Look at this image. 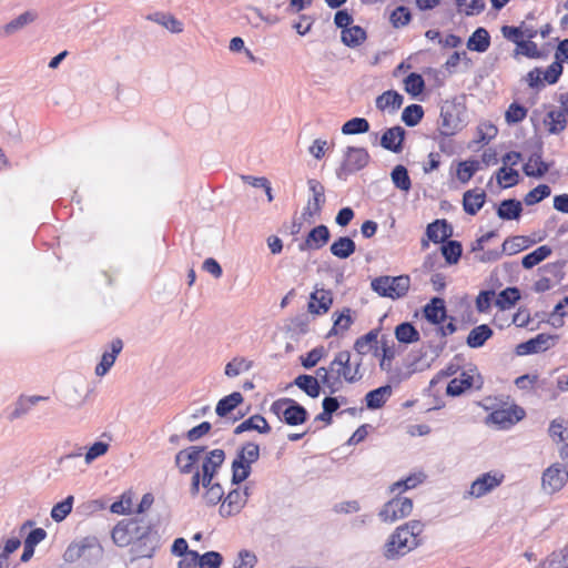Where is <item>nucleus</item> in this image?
<instances>
[{
    "mask_svg": "<svg viewBox=\"0 0 568 568\" xmlns=\"http://www.w3.org/2000/svg\"><path fill=\"white\" fill-rule=\"evenodd\" d=\"M225 454L223 449H213L202 463L201 471L196 470L192 476L191 494L193 496L200 493V485L205 488L204 499L209 505H216L224 496L222 486L212 483L217 468L223 464Z\"/></svg>",
    "mask_w": 568,
    "mask_h": 568,
    "instance_id": "obj_1",
    "label": "nucleus"
},
{
    "mask_svg": "<svg viewBox=\"0 0 568 568\" xmlns=\"http://www.w3.org/2000/svg\"><path fill=\"white\" fill-rule=\"evenodd\" d=\"M361 364L351 363V353L348 351L338 352L329 364V368L320 367L316 375L320 377L323 385L327 386L332 392L345 381L347 383H355L362 378L359 371Z\"/></svg>",
    "mask_w": 568,
    "mask_h": 568,
    "instance_id": "obj_2",
    "label": "nucleus"
},
{
    "mask_svg": "<svg viewBox=\"0 0 568 568\" xmlns=\"http://www.w3.org/2000/svg\"><path fill=\"white\" fill-rule=\"evenodd\" d=\"M423 524L418 520L399 526L389 537L386 545V554L388 557L405 555L416 548L420 542L423 532Z\"/></svg>",
    "mask_w": 568,
    "mask_h": 568,
    "instance_id": "obj_3",
    "label": "nucleus"
},
{
    "mask_svg": "<svg viewBox=\"0 0 568 568\" xmlns=\"http://www.w3.org/2000/svg\"><path fill=\"white\" fill-rule=\"evenodd\" d=\"M371 287L382 297L398 300L408 293L410 287V277L408 275L379 276L372 281Z\"/></svg>",
    "mask_w": 568,
    "mask_h": 568,
    "instance_id": "obj_4",
    "label": "nucleus"
},
{
    "mask_svg": "<svg viewBox=\"0 0 568 568\" xmlns=\"http://www.w3.org/2000/svg\"><path fill=\"white\" fill-rule=\"evenodd\" d=\"M270 412L281 422L290 426L302 425L308 417V413L305 407L288 397L274 400L270 407Z\"/></svg>",
    "mask_w": 568,
    "mask_h": 568,
    "instance_id": "obj_5",
    "label": "nucleus"
},
{
    "mask_svg": "<svg viewBox=\"0 0 568 568\" xmlns=\"http://www.w3.org/2000/svg\"><path fill=\"white\" fill-rule=\"evenodd\" d=\"M260 457V447L255 443H246L239 450L232 463V480L235 484L244 481L251 474V466Z\"/></svg>",
    "mask_w": 568,
    "mask_h": 568,
    "instance_id": "obj_6",
    "label": "nucleus"
},
{
    "mask_svg": "<svg viewBox=\"0 0 568 568\" xmlns=\"http://www.w3.org/2000/svg\"><path fill=\"white\" fill-rule=\"evenodd\" d=\"M568 483V465L564 462L554 463L541 474V489L545 494L554 495L565 488Z\"/></svg>",
    "mask_w": 568,
    "mask_h": 568,
    "instance_id": "obj_7",
    "label": "nucleus"
},
{
    "mask_svg": "<svg viewBox=\"0 0 568 568\" xmlns=\"http://www.w3.org/2000/svg\"><path fill=\"white\" fill-rule=\"evenodd\" d=\"M564 68L560 61H554L546 70L540 68H534L530 70L525 81L529 88L539 90L545 87V84H555L558 82L560 75L562 74Z\"/></svg>",
    "mask_w": 568,
    "mask_h": 568,
    "instance_id": "obj_8",
    "label": "nucleus"
},
{
    "mask_svg": "<svg viewBox=\"0 0 568 568\" xmlns=\"http://www.w3.org/2000/svg\"><path fill=\"white\" fill-rule=\"evenodd\" d=\"M526 416L523 407L513 404L494 409L486 418L487 424H494L498 429H509Z\"/></svg>",
    "mask_w": 568,
    "mask_h": 568,
    "instance_id": "obj_9",
    "label": "nucleus"
},
{
    "mask_svg": "<svg viewBox=\"0 0 568 568\" xmlns=\"http://www.w3.org/2000/svg\"><path fill=\"white\" fill-rule=\"evenodd\" d=\"M371 160L367 149L363 146H347L343 161L338 168V176L348 175L363 170Z\"/></svg>",
    "mask_w": 568,
    "mask_h": 568,
    "instance_id": "obj_10",
    "label": "nucleus"
},
{
    "mask_svg": "<svg viewBox=\"0 0 568 568\" xmlns=\"http://www.w3.org/2000/svg\"><path fill=\"white\" fill-rule=\"evenodd\" d=\"M412 511V499L398 496L387 501L381 509L378 516L382 521L392 524L409 516Z\"/></svg>",
    "mask_w": 568,
    "mask_h": 568,
    "instance_id": "obj_11",
    "label": "nucleus"
},
{
    "mask_svg": "<svg viewBox=\"0 0 568 568\" xmlns=\"http://www.w3.org/2000/svg\"><path fill=\"white\" fill-rule=\"evenodd\" d=\"M504 479L505 475L501 471L485 473L471 483L467 494L473 498H480L500 486Z\"/></svg>",
    "mask_w": 568,
    "mask_h": 568,
    "instance_id": "obj_12",
    "label": "nucleus"
},
{
    "mask_svg": "<svg viewBox=\"0 0 568 568\" xmlns=\"http://www.w3.org/2000/svg\"><path fill=\"white\" fill-rule=\"evenodd\" d=\"M248 498L247 488H235L231 490L223 499L219 511L222 517H231L237 515L246 505Z\"/></svg>",
    "mask_w": 568,
    "mask_h": 568,
    "instance_id": "obj_13",
    "label": "nucleus"
},
{
    "mask_svg": "<svg viewBox=\"0 0 568 568\" xmlns=\"http://www.w3.org/2000/svg\"><path fill=\"white\" fill-rule=\"evenodd\" d=\"M204 447L191 446L180 450L175 456V464L182 474H191L195 465L203 462Z\"/></svg>",
    "mask_w": 568,
    "mask_h": 568,
    "instance_id": "obj_14",
    "label": "nucleus"
},
{
    "mask_svg": "<svg viewBox=\"0 0 568 568\" xmlns=\"http://www.w3.org/2000/svg\"><path fill=\"white\" fill-rule=\"evenodd\" d=\"M548 433L552 442L562 444L559 456L568 465V419L557 418L550 422Z\"/></svg>",
    "mask_w": 568,
    "mask_h": 568,
    "instance_id": "obj_15",
    "label": "nucleus"
},
{
    "mask_svg": "<svg viewBox=\"0 0 568 568\" xmlns=\"http://www.w3.org/2000/svg\"><path fill=\"white\" fill-rule=\"evenodd\" d=\"M308 189L312 192V197L308 199L306 206L303 211V216L306 219L320 215L323 205L325 204V190L322 183L317 180H308Z\"/></svg>",
    "mask_w": 568,
    "mask_h": 568,
    "instance_id": "obj_16",
    "label": "nucleus"
},
{
    "mask_svg": "<svg viewBox=\"0 0 568 568\" xmlns=\"http://www.w3.org/2000/svg\"><path fill=\"white\" fill-rule=\"evenodd\" d=\"M138 523L134 520H121L112 529V540L119 547H126L136 537Z\"/></svg>",
    "mask_w": 568,
    "mask_h": 568,
    "instance_id": "obj_17",
    "label": "nucleus"
},
{
    "mask_svg": "<svg viewBox=\"0 0 568 568\" xmlns=\"http://www.w3.org/2000/svg\"><path fill=\"white\" fill-rule=\"evenodd\" d=\"M333 304V294L329 290L316 288L310 296L307 311L313 315L326 314Z\"/></svg>",
    "mask_w": 568,
    "mask_h": 568,
    "instance_id": "obj_18",
    "label": "nucleus"
},
{
    "mask_svg": "<svg viewBox=\"0 0 568 568\" xmlns=\"http://www.w3.org/2000/svg\"><path fill=\"white\" fill-rule=\"evenodd\" d=\"M329 237L328 227L324 224L317 225L307 233L304 242L300 244V250H321L328 243Z\"/></svg>",
    "mask_w": 568,
    "mask_h": 568,
    "instance_id": "obj_19",
    "label": "nucleus"
},
{
    "mask_svg": "<svg viewBox=\"0 0 568 568\" xmlns=\"http://www.w3.org/2000/svg\"><path fill=\"white\" fill-rule=\"evenodd\" d=\"M427 240H422V247H428V242L443 243L452 236V226L446 220H436L427 225L426 229Z\"/></svg>",
    "mask_w": 568,
    "mask_h": 568,
    "instance_id": "obj_20",
    "label": "nucleus"
},
{
    "mask_svg": "<svg viewBox=\"0 0 568 568\" xmlns=\"http://www.w3.org/2000/svg\"><path fill=\"white\" fill-rule=\"evenodd\" d=\"M405 138V130L397 125L387 129L382 138H381V145L394 153H399L403 150V142Z\"/></svg>",
    "mask_w": 568,
    "mask_h": 568,
    "instance_id": "obj_21",
    "label": "nucleus"
},
{
    "mask_svg": "<svg viewBox=\"0 0 568 568\" xmlns=\"http://www.w3.org/2000/svg\"><path fill=\"white\" fill-rule=\"evenodd\" d=\"M376 356L379 357V368L384 372H390L393 361L396 357V347L393 341L383 336L381 339V346L376 349Z\"/></svg>",
    "mask_w": 568,
    "mask_h": 568,
    "instance_id": "obj_22",
    "label": "nucleus"
},
{
    "mask_svg": "<svg viewBox=\"0 0 568 568\" xmlns=\"http://www.w3.org/2000/svg\"><path fill=\"white\" fill-rule=\"evenodd\" d=\"M110 348V352L102 354L101 361L95 367V374L98 376H104L113 366L118 355L123 348V342L120 338H115L112 341Z\"/></svg>",
    "mask_w": 568,
    "mask_h": 568,
    "instance_id": "obj_23",
    "label": "nucleus"
},
{
    "mask_svg": "<svg viewBox=\"0 0 568 568\" xmlns=\"http://www.w3.org/2000/svg\"><path fill=\"white\" fill-rule=\"evenodd\" d=\"M486 193L484 190L474 189L464 193L463 206L466 213L475 215L485 204Z\"/></svg>",
    "mask_w": 568,
    "mask_h": 568,
    "instance_id": "obj_24",
    "label": "nucleus"
},
{
    "mask_svg": "<svg viewBox=\"0 0 568 568\" xmlns=\"http://www.w3.org/2000/svg\"><path fill=\"white\" fill-rule=\"evenodd\" d=\"M551 337L546 334H538L536 337L521 343L517 346V353L519 355H528L532 353L542 352L549 348Z\"/></svg>",
    "mask_w": 568,
    "mask_h": 568,
    "instance_id": "obj_25",
    "label": "nucleus"
},
{
    "mask_svg": "<svg viewBox=\"0 0 568 568\" xmlns=\"http://www.w3.org/2000/svg\"><path fill=\"white\" fill-rule=\"evenodd\" d=\"M549 168L550 165L542 160L541 154L535 152L529 155L523 170L527 176L541 178L549 171Z\"/></svg>",
    "mask_w": 568,
    "mask_h": 568,
    "instance_id": "obj_26",
    "label": "nucleus"
},
{
    "mask_svg": "<svg viewBox=\"0 0 568 568\" xmlns=\"http://www.w3.org/2000/svg\"><path fill=\"white\" fill-rule=\"evenodd\" d=\"M537 568H568V545L550 552Z\"/></svg>",
    "mask_w": 568,
    "mask_h": 568,
    "instance_id": "obj_27",
    "label": "nucleus"
},
{
    "mask_svg": "<svg viewBox=\"0 0 568 568\" xmlns=\"http://www.w3.org/2000/svg\"><path fill=\"white\" fill-rule=\"evenodd\" d=\"M246 430H256L261 434H267L271 432V427L267 420L262 415H253L250 418L242 422L234 429L235 434H241Z\"/></svg>",
    "mask_w": 568,
    "mask_h": 568,
    "instance_id": "obj_28",
    "label": "nucleus"
},
{
    "mask_svg": "<svg viewBox=\"0 0 568 568\" xmlns=\"http://www.w3.org/2000/svg\"><path fill=\"white\" fill-rule=\"evenodd\" d=\"M490 47V36L485 28H477L467 40L470 51L485 52Z\"/></svg>",
    "mask_w": 568,
    "mask_h": 568,
    "instance_id": "obj_29",
    "label": "nucleus"
},
{
    "mask_svg": "<svg viewBox=\"0 0 568 568\" xmlns=\"http://www.w3.org/2000/svg\"><path fill=\"white\" fill-rule=\"evenodd\" d=\"M424 315L433 324H440L446 317L444 300L434 297L430 303L424 307Z\"/></svg>",
    "mask_w": 568,
    "mask_h": 568,
    "instance_id": "obj_30",
    "label": "nucleus"
},
{
    "mask_svg": "<svg viewBox=\"0 0 568 568\" xmlns=\"http://www.w3.org/2000/svg\"><path fill=\"white\" fill-rule=\"evenodd\" d=\"M356 250L355 242L348 236H341L329 247L331 253L342 260L348 258Z\"/></svg>",
    "mask_w": 568,
    "mask_h": 568,
    "instance_id": "obj_31",
    "label": "nucleus"
},
{
    "mask_svg": "<svg viewBox=\"0 0 568 568\" xmlns=\"http://www.w3.org/2000/svg\"><path fill=\"white\" fill-rule=\"evenodd\" d=\"M494 332L487 324L475 326L468 334L466 343L471 348L481 347Z\"/></svg>",
    "mask_w": 568,
    "mask_h": 568,
    "instance_id": "obj_32",
    "label": "nucleus"
},
{
    "mask_svg": "<svg viewBox=\"0 0 568 568\" xmlns=\"http://www.w3.org/2000/svg\"><path fill=\"white\" fill-rule=\"evenodd\" d=\"M392 395V387L389 385L381 386L376 389L368 392L365 396L366 406L369 409L381 408Z\"/></svg>",
    "mask_w": 568,
    "mask_h": 568,
    "instance_id": "obj_33",
    "label": "nucleus"
},
{
    "mask_svg": "<svg viewBox=\"0 0 568 568\" xmlns=\"http://www.w3.org/2000/svg\"><path fill=\"white\" fill-rule=\"evenodd\" d=\"M534 244V241L524 235H516L506 239L503 243V253L507 255H515Z\"/></svg>",
    "mask_w": 568,
    "mask_h": 568,
    "instance_id": "obj_34",
    "label": "nucleus"
},
{
    "mask_svg": "<svg viewBox=\"0 0 568 568\" xmlns=\"http://www.w3.org/2000/svg\"><path fill=\"white\" fill-rule=\"evenodd\" d=\"M402 104L403 95L394 90L385 91L376 99V108L381 111H385L387 109L396 111L402 106Z\"/></svg>",
    "mask_w": 568,
    "mask_h": 568,
    "instance_id": "obj_35",
    "label": "nucleus"
},
{
    "mask_svg": "<svg viewBox=\"0 0 568 568\" xmlns=\"http://www.w3.org/2000/svg\"><path fill=\"white\" fill-rule=\"evenodd\" d=\"M473 383V376L466 372H463L459 377H455L448 383L446 394L449 396H459L466 389L470 388Z\"/></svg>",
    "mask_w": 568,
    "mask_h": 568,
    "instance_id": "obj_36",
    "label": "nucleus"
},
{
    "mask_svg": "<svg viewBox=\"0 0 568 568\" xmlns=\"http://www.w3.org/2000/svg\"><path fill=\"white\" fill-rule=\"evenodd\" d=\"M552 253V250L549 245L538 246L535 251L526 254L521 260V265L526 270H530L534 266L538 265L547 257H549Z\"/></svg>",
    "mask_w": 568,
    "mask_h": 568,
    "instance_id": "obj_37",
    "label": "nucleus"
},
{
    "mask_svg": "<svg viewBox=\"0 0 568 568\" xmlns=\"http://www.w3.org/2000/svg\"><path fill=\"white\" fill-rule=\"evenodd\" d=\"M395 337L399 343L413 344L419 341L420 334L413 324L404 322L395 327Z\"/></svg>",
    "mask_w": 568,
    "mask_h": 568,
    "instance_id": "obj_38",
    "label": "nucleus"
},
{
    "mask_svg": "<svg viewBox=\"0 0 568 568\" xmlns=\"http://www.w3.org/2000/svg\"><path fill=\"white\" fill-rule=\"evenodd\" d=\"M568 116L560 110H551L545 118V124L548 132L552 134L560 133L566 129Z\"/></svg>",
    "mask_w": 568,
    "mask_h": 568,
    "instance_id": "obj_39",
    "label": "nucleus"
},
{
    "mask_svg": "<svg viewBox=\"0 0 568 568\" xmlns=\"http://www.w3.org/2000/svg\"><path fill=\"white\" fill-rule=\"evenodd\" d=\"M520 298V292L517 287H507L503 290L495 298V305L499 310H509L516 305Z\"/></svg>",
    "mask_w": 568,
    "mask_h": 568,
    "instance_id": "obj_40",
    "label": "nucleus"
},
{
    "mask_svg": "<svg viewBox=\"0 0 568 568\" xmlns=\"http://www.w3.org/2000/svg\"><path fill=\"white\" fill-rule=\"evenodd\" d=\"M455 6L458 14L471 17L481 13L486 2L485 0H455Z\"/></svg>",
    "mask_w": 568,
    "mask_h": 568,
    "instance_id": "obj_41",
    "label": "nucleus"
},
{
    "mask_svg": "<svg viewBox=\"0 0 568 568\" xmlns=\"http://www.w3.org/2000/svg\"><path fill=\"white\" fill-rule=\"evenodd\" d=\"M366 40V31L359 26H351L342 30V42L351 48L361 45Z\"/></svg>",
    "mask_w": 568,
    "mask_h": 568,
    "instance_id": "obj_42",
    "label": "nucleus"
},
{
    "mask_svg": "<svg viewBox=\"0 0 568 568\" xmlns=\"http://www.w3.org/2000/svg\"><path fill=\"white\" fill-rule=\"evenodd\" d=\"M320 377H314L311 375H300L295 378V385L305 392L308 396L315 398L321 393L320 387Z\"/></svg>",
    "mask_w": 568,
    "mask_h": 568,
    "instance_id": "obj_43",
    "label": "nucleus"
},
{
    "mask_svg": "<svg viewBox=\"0 0 568 568\" xmlns=\"http://www.w3.org/2000/svg\"><path fill=\"white\" fill-rule=\"evenodd\" d=\"M523 211L521 203L517 200H504L498 207L497 214L503 220H516Z\"/></svg>",
    "mask_w": 568,
    "mask_h": 568,
    "instance_id": "obj_44",
    "label": "nucleus"
},
{
    "mask_svg": "<svg viewBox=\"0 0 568 568\" xmlns=\"http://www.w3.org/2000/svg\"><path fill=\"white\" fill-rule=\"evenodd\" d=\"M334 315L337 316L334 320L333 327L331 328L328 336L343 334L348 331L353 324L349 308H344L341 313H335Z\"/></svg>",
    "mask_w": 568,
    "mask_h": 568,
    "instance_id": "obj_45",
    "label": "nucleus"
},
{
    "mask_svg": "<svg viewBox=\"0 0 568 568\" xmlns=\"http://www.w3.org/2000/svg\"><path fill=\"white\" fill-rule=\"evenodd\" d=\"M243 402V396L240 392H234L229 396L220 399L216 405V414L219 416H225L230 412H232L236 406H239Z\"/></svg>",
    "mask_w": 568,
    "mask_h": 568,
    "instance_id": "obj_46",
    "label": "nucleus"
},
{
    "mask_svg": "<svg viewBox=\"0 0 568 568\" xmlns=\"http://www.w3.org/2000/svg\"><path fill=\"white\" fill-rule=\"evenodd\" d=\"M148 19L163 26L173 33H181L183 31V23L172 14L154 13L149 16Z\"/></svg>",
    "mask_w": 568,
    "mask_h": 568,
    "instance_id": "obj_47",
    "label": "nucleus"
},
{
    "mask_svg": "<svg viewBox=\"0 0 568 568\" xmlns=\"http://www.w3.org/2000/svg\"><path fill=\"white\" fill-rule=\"evenodd\" d=\"M378 335L379 329L374 328L371 329L365 335L358 337L354 343L355 351L358 352L359 354H366L373 347V345L377 344Z\"/></svg>",
    "mask_w": 568,
    "mask_h": 568,
    "instance_id": "obj_48",
    "label": "nucleus"
},
{
    "mask_svg": "<svg viewBox=\"0 0 568 568\" xmlns=\"http://www.w3.org/2000/svg\"><path fill=\"white\" fill-rule=\"evenodd\" d=\"M544 382L540 381L539 374H525L515 379V385L518 389L524 392H532L541 386Z\"/></svg>",
    "mask_w": 568,
    "mask_h": 568,
    "instance_id": "obj_49",
    "label": "nucleus"
},
{
    "mask_svg": "<svg viewBox=\"0 0 568 568\" xmlns=\"http://www.w3.org/2000/svg\"><path fill=\"white\" fill-rule=\"evenodd\" d=\"M369 131V123L364 118H353L342 125L345 135L361 134Z\"/></svg>",
    "mask_w": 568,
    "mask_h": 568,
    "instance_id": "obj_50",
    "label": "nucleus"
},
{
    "mask_svg": "<svg viewBox=\"0 0 568 568\" xmlns=\"http://www.w3.org/2000/svg\"><path fill=\"white\" fill-rule=\"evenodd\" d=\"M426 479V475L423 471L413 473L407 476L405 479L398 480L392 486V490H408L417 487Z\"/></svg>",
    "mask_w": 568,
    "mask_h": 568,
    "instance_id": "obj_51",
    "label": "nucleus"
},
{
    "mask_svg": "<svg viewBox=\"0 0 568 568\" xmlns=\"http://www.w3.org/2000/svg\"><path fill=\"white\" fill-rule=\"evenodd\" d=\"M479 168L480 163L476 160L459 162L456 171L457 179L462 183H467Z\"/></svg>",
    "mask_w": 568,
    "mask_h": 568,
    "instance_id": "obj_52",
    "label": "nucleus"
},
{
    "mask_svg": "<svg viewBox=\"0 0 568 568\" xmlns=\"http://www.w3.org/2000/svg\"><path fill=\"white\" fill-rule=\"evenodd\" d=\"M496 180L498 184L504 187H511L516 185L519 181V174L518 171L506 166L500 168L496 173Z\"/></svg>",
    "mask_w": 568,
    "mask_h": 568,
    "instance_id": "obj_53",
    "label": "nucleus"
},
{
    "mask_svg": "<svg viewBox=\"0 0 568 568\" xmlns=\"http://www.w3.org/2000/svg\"><path fill=\"white\" fill-rule=\"evenodd\" d=\"M459 121L450 112L442 110L439 130L443 135L450 136L458 130Z\"/></svg>",
    "mask_w": 568,
    "mask_h": 568,
    "instance_id": "obj_54",
    "label": "nucleus"
},
{
    "mask_svg": "<svg viewBox=\"0 0 568 568\" xmlns=\"http://www.w3.org/2000/svg\"><path fill=\"white\" fill-rule=\"evenodd\" d=\"M405 91L413 97L419 95L425 89V81L419 73H409L404 80Z\"/></svg>",
    "mask_w": 568,
    "mask_h": 568,
    "instance_id": "obj_55",
    "label": "nucleus"
},
{
    "mask_svg": "<svg viewBox=\"0 0 568 568\" xmlns=\"http://www.w3.org/2000/svg\"><path fill=\"white\" fill-rule=\"evenodd\" d=\"M463 247L458 241H448L442 246V254L448 264H456L462 256Z\"/></svg>",
    "mask_w": 568,
    "mask_h": 568,
    "instance_id": "obj_56",
    "label": "nucleus"
},
{
    "mask_svg": "<svg viewBox=\"0 0 568 568\" xmlns=\"http://www.w3.org/2000/svg\"><path fill=\"white\" fill-rule=\"evenodd\" d=\"M424 115L423 106L419 104H410L403 110L402 120L408 126H415L420 122Z\"/></svg>",
    "mask_w": 568,
    "mask_h": 568,
    "instance_id": "obj_57",
    "label": "nucleus"
},
{
    "mask_svg": "<svg viewBox=\"0 0 568 568\" xmlns=\"http://www.w3.org/2000/svg\"><path fill=\"white\" fill-rule=\"evenodd\" d=\"M74 498L68 496L62 501L55 504L51 510V517L54 521H62L72 511Z\"/></svg>",
    "mask_w": 568,
    "mask_h": 568,
    "instance_id": "obj_58",
    "label": "nucleus"
},
{
    "mask_svg": "<svg viewBox=\"0 0 568 568\" xmlns=\"http://www.w3.org/2000/svg\"><path fill=\"white\" fill-rule=\"evenodd\" d=\"M392 180L395 186L402 191H408L412 186L407 169L403 165H397L394 168L392 171Z\"/></svg>",
    "mask_w": 568,
    "mask_h": 568,
    "instance_id": "obj_59",
    "label": "nucleus"
},
{
    "mask_svg": "<svg viewBox=\"0 0 568 568\" xmlns=\"http://www.w3.org/2000/svg\"><path fill=\"white\" fill-rule=\"evenodd\" d=\"M550 193L551 189L549 187V185L539 184L525 195L524 202L526 205H535L542 201L544 199L548 197Z\"/></svg>",
    "mask_w": 568,
    "mask_h": 568,
    "instance_id": "obj_60",
    "label": "nucleus"
},
{
    "mask_svg": "<svg viewBox=\"0 0 568 568\" xmlns=\"http://www.w3.org/2000/svg\"><path fill=\"white\" fill-rule=\"evenodd\" d=\"M133 505V495L131 491L123 493L119 500L114 501L110 509L116 515H128L131 513Z\"/></svg>",
    "mask_w": 568,
    "mask_h": 568,
    "instance_id": "obj_61",
    "label": "nucleus"
},
{
    "mask_svg": "<svg viewBox=\"0 0 568 568\" xmlns=\"http://www.w3.org/2000/svg\"><path fill=\"white\" fill-rule=\"evenodd\" d=\"M498 133L497 126L490 121H483L477 126V141L488 143Z\"/></svg>",
    "mask_w": 568,
    "mask_h": 568,
    "instance_id": "obj_62",
    "label": "nucleus"
},
{
    "mask_svg": "<svg viewBox=\"0 0 568 568\" xmlns=\"http://www.w3.org/2000/svg\"><path fill=\"white\" fill-rule=\"evenodd\" d=\"M252 363L243 357H235L225 366V375L229 377H235L242 372H246L251 368Z\"/></svg>",
    "mask_w": 568,
    "mask_h": 568,
    "instance_id": "obj_63",
    "label": "nucleus"
},
{
    "mask_svg": "<svg viewBox=\"0 0 568 568\" xmlns=\"http://www.w3.org/2000/svg\"><path fill=\"white\" fill-rule=\"evenodd\" d=\"M222 556L216 551H209L204 555H199L197 566L200 568H220L222 564Z\"/></svg>",
    "mask_w": 568,
    "mask_h": 568,
    "instance_id": "obj_64",
    "label": "nucleus"
}]
</instances>
